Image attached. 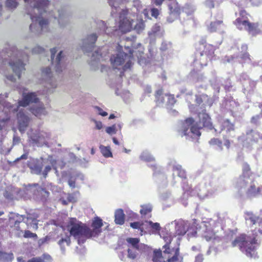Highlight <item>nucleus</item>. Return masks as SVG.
<instances>
[{
  "mask_svg": "<svg viewBox=\"0 0 262 262\" xmlns=\"http://www.w3.org/2000/svg\"><path fill=\"white\" fill-rule=\"evenodd\" d=\"M217 220V217H215L202 221L199 224V227H196V230L194 232H191V229H188L189 224L187 222L182 220L175 221L174 223L176 225V233L179 235H183L188 231V235L192 236L199 233L207 241L217 243L221 241V237L217 234V230L216 229L220 227V223Z\"/></svg>",
  "mask_w": 262,
  "mask_h": 262,
  "instance_id": "obj_2",
  "label": "nucleus"
},
{
  "mask_svg": "<svg viewBox=\"0 0 262 262\" xmlns=\"http://www.w3.org/2000/svg\"><path fill=\"white\" fill-rule=\"evenodd\" d=\"M221 130L222 131L226 130L227 132H228L233 130V124L231 123L228 119L223 122Z\"/></svg>",
  "mask_w": 262,
  "mask_h": 262,
  "instance_id": "obj_42",
  "label": "nucleus"
},
{
  "mask_svg": "<svg viewBox=\"0 0 262 262\" xmlns=\"http://www.w3.org/2000/svg\"><path fill=\"white\" fill-rule=\"evenodd\" d=\"M148 224L150 227L153 229L154 230L159 231L161 229V227L160 226V224L158 223H153L151 221H149Z\"/></svg>",
  "mask_w": 262,
  "mask_h": 262,
  "instance_id": "obj_51",
  "label": "nucleus"
},
{
  "mask_svg": "<svg viewBox=\"0 0 262 262\" xmlns=\"http://www.w3.org/2000/svg\"><path fill=\"white\" fill-rule=\"evenodd\" d=\"M156 101L158 105L162 106L164 103H166L165 94L163 93L161 90L157 91L156 95Z\"/></svg>",
  "mask_w": 262,
  "mask_h": 262,
  "instance_id": "obj_34",
  "label": "nucleus"
},
{
  "mask_svg": "<svg viewBox=\"0 0 262 262\" xmlns=\"http://www.w3.org/2000/svg\"><path fill=\"white\" fill-rule=\"evenodd\" d=\"M70 235H68V233L61 234V238L58 242V244L60 247L62 253H64L66 250L65 247L69 246L71 244Z\"/></svg>",
  "mask_w": 262,
  "mask_h": 262,
  "instance_id": "obj_30",
  "label": "nucleus"
},
{
  "mask_svg": "<svg viewBox=\"0 0 262 262\" xmlns=\"http://www.w3.org/2000/svg\"><path fill=\"white\" fill-rule=\"evenodd\" d=\"M209 144L211 145H216V149L221 150L222 149V142L217 139H212L209 141Z\"/></svg>",
  "mask_w": 262,
  "mask_h": 262,
  "instance_id": "obj_47",
  "label": "nucleus"
},
{
  "mask_svg": "<svg viewBox=\"0 0 262 262\" xmlns=\"http://www.w3.org/2000/svg\"><path fill=\"white\" fill-rule=\"evenodd\" d=\"M95 109L98 112L99 115L103 117L107 115V113L106 112L103 111L100 107L98 106H96Z\"/></svg>",
  "mask_w": 262,
  "mask_h": 262,
  "instance_id": "obj_54",
  "label": "nucleus"
},
{
  "mask_svg": "<svg viewBox=\"0 0 262 262\" xmlns=\"http://www.w3.org/2000/svg\"><path fill=\"white\" fill-rule=\"evenodd\" d=\"M13 258V255L11 253L0 252V262H10Z\"/></svg>",
  "mask_w": 262,
  "mask_h": 262,
  "instance_id": "obj_37",
  "label": "nucleus"
},
{
  "mask_svg": "<svg viewBox=\"0 0 262 262\" xmlns=\"http://www.w3.org/2000/svg\"><path fill=\"white\" fill-rule=\"evenodd\" d=\"M178 16H175V15H171L169 13V16L167 18V21L168 23H172L175 19L177 18Z\"/></svg>",
  "mask_w": 262,
  "mask_h": 262,
  "instance_id": "obj_56",
  "label": "nucleus"
},
{
  "mask_svg": "<svg viewBox=\"0 0 262 262\" xmlns=\"http://www.w3.org/2000/svg\"><path fill=\"white\" fill-rule=\"evenodd\" d=\"M205 5L207 7L210 8H212L214 7L213 0H206L205 2Z\"/></svg>",
  "mask_w": 262,
  "mask_h": 262,
  "instance_id": "obj_57",
  "label": "nucleus"
},
{
  "mask_svg": "<svg viewBox=\"0 0 262 262\" xmlns=\"http://www.w3.org/2000/svg\"><path fill=\"white\" fill-rule=\"evenodd\" d=\"M141 209L140 211L142 215H146L150 212L152 209V206L150 204H144L141 206Z\"/></svg>",
  "mask_w": 262,
  "mask_h": 262,
  "instance_id": "obj_41",
  "label": "nucleus"
},
{
  "mask_svg": "<svg viewBox=\"0 0 262 262\" xmlns=\"http://www.w3.org/2000/svg\"><path fill=\"white\" fill-rule=\"evenodd\" d=\"M106 133L110 136L115 135L117 133V127L116 125H113L111 126L106 127L105 128Z\"/></svg>",
  "mask_w": 262,
  "mask_h": 262,
  "instance_id": "obj_45",
  "label": "nucleus"
},
{
  "mask_svg": "<svg viewBox=\"0 0 262 262\" xmlns=\"http://www.w3.org/2000/svg\"><path fill=\"white\" fill-rule=\"evenodd\" d=\"M46 165L45 167L43 170H42L41 174H42L44 178H46L48 175V173L51 171L52 169V167H53L54 169H55L51 164L48 163L46 164Z\"/></svg>",
  "mask_w": 262,
  "mask_h": 262,
  "instance_id": "obj_44",
  "label": "nucleus"
},
{
  "mask_svg": "<svg viewBox=\"0 0 262 262\" xmlns=\"http://www.w3.org/2000/svg\"><path fill=\"white\" fill-rule=\"evenodd\" d=\"M102 226V220L98 217H95L92 224L93 229L91 230L89 228L91 237L98 236L101 232V227Z\"/></svg>",
  "mask_w": 262,
  "mask_h": 262,
  "instance_id": "obj_24",
  "label": "nucleus"
},
{
  "mask_svg": "<svg viewBox=\"0 0 262 262\" xmlns=\"http://www.w3.org/2000/svg\"><path fill=\"white\" fill-rule=\"evenodd\" d=\"M196 9L195 6L191 3H187L183 7L180 16L181 23L183 25L194 26L195 21L193 17V14Z\"/></svg>",
  "mask_w": 262,
  "mask_h": 262,
  "instance_id": "obj_12",
  "label": "nucleus"
},
{
  "mask_svg": "<svg viewBox=\"0 0 262 262\" xmlns=\"http://www.w3.org/2000/svg\"><path fill=\"white\" fill-rule=\"evenodd\" d=\"M68 184L71 188H75L76 187L75 179H73L72 177L69 179V180H68Z\"/></svg>",
  "mask_w": 262,
  "mask_h": 262,
  "instance_id": "obj_58",
  "label": "nucleus"
},
{
  "mask_svg": "<svg viewBox=\"0 0 262 262\" xmlns=\"http://www.w3.org/2000/svg\"><path fill=\"white\" fill-rule=\"evenodd\" d=\"M97 36L96 34L93 33L83 40L82 49L83 51L89 52L94 47L97 40Z\"/></svg>",
  "mask_w": 262,
  "mask_h": 262,
  "instance_id": "obj_26",
  "label": "nucleus"
},
{
  "mask_svg": "<svg viewBox=\"0 0 262 262\" xmlns=\"http://www.w3.org/2000/svg\"><path fill=\"white\" fill-rule=\"evenodd\" d=\"M241 58L245 60H250L249 58V55L247 53H244L241 55Z\"/></svg>",
  "mask_w": 262,
  "mask_h": 262,
  "instance_id": "obj_62",
  "label": "nucleus"
},
{
  "mask_svg": "<svg viewBox=\"0 0 262 262\" xmlns=\"http://www.w3.org/2000/svg\"><path fill=\"white\" fill-rule=\"evenodd\" d=\"M51 54V58L52 64L54 66L55 70L57 72L60 73L65 68V63L64 61V57L62 55V51H60L57 55L55 59H54L56 52L57 48H53L50 49Z\"/></svg>",
  "mask_w": 262,
  "mask_h": 262,
  "instance_id": "obj_17",
  "label": "nucleus"
},
{
  "mask_svg": "<svg viewBox=\"0 0 262 262\" xmlns=\"http://www.w3.org/2000/svg\"><path fill=\"white\" fill-rule=\"evenodd\" d=\"M170 195V194L169 193H166L165 194H163L162 195H161V199L163 200H166L167 198H168V197Z\"/></svg>",
  "mask_w": 262,
  "mask_h": 262,
  "instance_id": "obj_64",
  "label": "nucleus"
},
{
  "mask_svg": "<svg viewBox=\"0 0 262 262\" xmlns=\"http://www.w3.org/2000/svg\"><path fill=\"white\" fill-rule=\"evenodd\" d=\"M115 222L116 224L123 225L124 223V214L121 209H118L115 212Z\"/></svg>",
  "mask_w": 262,
  "mask_h": 262,
  "instance_id": "obj_33",
  "label": "nucleus"
},
{
  "mask_svg": "<svg viewBox=\"0 0 262 262\" xmlns=\"http://www.w3.org/2000/svg\"><path fill=\"white\" fill-rule=\"evenodd\" d=\"M5 76L6 77L7 79L11 81L14 82L16 81V78L13 75H7L5 74Z\"/></svg>",
  "mask_w": 262,
  "mask_h": 262,
  "instance_id": "obj_60",
  "label": "nucleus"
},
{
  "mask_svg": "<svg viewBox=\"0 0 262 262\" xmlns=\"http://www.w3.org/2000/svg\"><path fill=\"white\" fill-rule=\"evenodd\" d=\"M128 248L135 249L138 251H141V249L145 246L144 245L139 243L140 240L138 238L129 237L126 239Z\"/></svg>",
  "mask_w": 262,
  "mask_h": 262,
  "instance_id": "obj_29",
  "label": "nucleus"
},
{
  "mask_svg": "<svg viewBox=\"0 0 262 262\" xmlns=\"http://www.w3.org/2000/svg\"><path fill=\"white\" fill-rule=\"evenodd\" d=\"M124 49L128 52L129 55L123 51L122 45H118L117 50L118 53L113 55L110 59L111 64L114 69H119V66H122L125 63L123 68V70L129 69L134 61V57L136 56L139 63L143 65L146 63V59L142 56L143 54V48L140 43H138L137 47L133 45L131 40L127 39L126 43L124 45Z\"/></svg>",
  "mask_w": 262,
  "mask_h": 262,
  "instance_id": "obj_3",
  "label": "nucleus"
},
{
  "mask_svg": "<svg viewBox=\"0 0 262 262\" xmlns=\"http://www.w3.org/2000/svg\"><path fill=\"white\" fill-rule=\"evenodd\" d=\"M247 168H244L243 174L240 176L236 181L235 187L241 192L245 191L248 197L251 198L257 196L259 194H262L259 187L256 186L255 183L253 181V178L249 176Z\"/></svg>",
  "mask_w": 262,
  "mask_h": 262,
  "instance_id": "obj_7",
  "label": "nucleus"
},
{
  "mask_svg": "<svg viewBox=\"0 0 262 262\" xmlns=\"http://www.w3.org/2000/svg\"><path fill=\"white\" fill-rule=\"evenodd\" d=\"M51 258L49 255L43 254L41 257H33L29 260L28 262H47L46 261H50Z\"/></svg>",
  "mask_w": 262,
  "mask_h": 262,
  "instance_id": "obj_39",
  "label": "nucleus"
},
{
  "mask_svg": "<svg viewBox=\"0 0 262 262\" xmlns=\"http://www.w3.org/2000/svg\"><path fill=\"white\" fill-rule=\"evenodd\" d=\"M101 57V54L100 53L99 51H97L93 53L92 60L93 61H99Z\"/></svg>",
  "mask_w": 262,
  "mask_h": 262,
  "instance_id": "obj_49",
  "label": "nucleus"
},
{
  "mask_svg": "<svg viewBox=\"0 0 262 262\" xmlns=\"http://www.w3.org/2000/svg\"><path fill=\"white\" fill-rule=\"evenodd\" d=\"M198 194L201 199H204L209 194H212L213 190L209 180L200 184L196 188Z\"/></svg>",
  "mask_w": 262,
  "mask_h": 262,
  "instance_id": "obj_20",
  "label": "nucleus"
},
{
  "mask_svg": "<svg viewBox=\"0 0 262 262\" xmlns=\"http://www.w3.org/2000/svg\"><path fill=\"white\" fill-rule=\"evenodd\" d=\"M140 252V251H138L135 249L128 248L127 257L131 259H135L138 257Z\"/></svg>",
  "mask_w": 262,
  "mask_h": 262,
  "instance_id": "obj_40",
  "label": "nucleus"
},
{
  "mask_svg": "<svg viewBox=\"0 0 262 262\" xmlns=\"http://www.w3.org/2000/svg\"><path fill=\"white\" fill-rule=\"evenodd\" d=\"M25 10L32 20L30 30L35 34L49 31L48 15L58 19L61 27H64L69 23V16L64 8L60 6L57 2L52 4L49 0H24ZM16 0H7L6 6L11 9L16 8Z\"/></svg>",
  "mask_w": 262,
  "mask_h": 262,
  "instance_id": "obj_1",
  "label": "nucleus"
},
{
  "mask_svg": "<svg viewBox=\"0 0 262 262\" xmlns=\"http://www.w3.org/2000/svg\"><path fill=\"white\" fill-rule=\"evenodd\" d=\"M129 12L133 14V15H135L137 18H139V15L142 14L144 16L145 18L148 17V11L139 0L134 1V7Z\"/></svg>",
  "mask_w": 262,
  "mask_h": 262,
  "instance_id": "obj_21",
  "label": "nucleus"
},
{
  "mask_svg": "<svg viewBox=\"0 0 262 262\" xmlns=\"http://www.w3.org/2000/svg\"><path fill=\"white\" fill-rule=\"evenodd\" d=\"M28 136L30 144L38 147L47 145L51 137L49 133L43 130H31Z\"/></svg>",
  "mask_w": 262,
  "mask_h": 262,
  "instance_id": "obj_11",
  "label": "nucleus"
},
{
  "mask_svg": "<svg viewBox=\"0 0 262 262\" xmlns=\"http://www.w3.org/2000/svg\"><path fill=\"white\" fill-rule=\"evenodd\" d=\"M110 21H111V20H109V23H108V25L107 26L104 21L102 20L98 21V28L101 31H104L107 34H110L111 33V30L116 31L117 30L118 25L112 26L110 25Z\"/></svg>",
  "mask_w": 262,
  "mask_h": 262,
  "instance_id": "obj_31",
  "label": "nucleus"
},
{
  "mask_svg": "<svg viewBox=\"0 0 262 262\" xmlns=\"http://www.w3.org/2000/svg\"><path fill=\"white\" fill-rule=\"evenodd\" d=\"M43 51L44 49L41 47L36 46L32 49V52L33 54H40L43 52Z\"/></svg>",
  "mask_w": 262,
  "mask_h": 262,
  "instance_id": "obj_52",
  "label": "nucleus"
},
{
  "mask_svg": "<svg viewBox=\"0 0 262 262\" xmlns=\"http://www.w3.org/2000/svg\"><path fill=\"white\" fill-rule=\"evenodd\" d=\"M118 5L116 9L112 8L111 14L113 17H118L115 20L118 28L122 32H127L132 30H135L137 33L142 32L145 29V26L142 19L137 18L127 10L120 9Z\"/></svg>",
  "mask_w": 262,
  "mask_h": 262,
  "instance_id": "obj_4",
  "label": "nucleus"
},
{
  "mask_svg": "<svg viewBox=\"0 0 262 262\" xmlns=\"http://www.w3.org/2000/svg\"><path fill=\"white\" fill-rule=\"evenodd\" d=\"M130 227L134 229H138L140 227V223L139 222L131 223Z\"/></svg>",
  "mask_w": 262,
  "mask_h": 262,
  "instance_id": "obj_61",
  "label": "nucleus"
},
{
  "mask_svg": "<svg viewBox=\"0 0 262 262\" xmlns=\"http://www.w3.org/2000/svg\"><path fill=\"white\" fill-rule=\"evenodd\" d=\"M151 14L152 16L157 18L159 15V11L156 8H152L151 9Z\"/></svg>",
  "mask_w": 262,
  "mask_h": 262,
  "instance_id": "obj_55",
  "label": "nucleus"
},
{
  "mask_svg": "<svg viewBox=\"0 0 262 262\" xmlns=\"http://www.w3.org/2000/svg\"><path fill=\"white\" fill-rule=\"evenodd\" d=\"M168 4L169 13L171 15L179 16L181 14V9L176 0H169Z\"/></svg>",
  "mask_w": 262,
  "mask_h": 262,
  "instance_id": "obj_28",
  "label": "nucleus"
},
{
  "mask_svg": "<svg viewBox=\"0 0 262 262\" xmlns=\"http://www.w3.org/2000/svg\"><path fill=\"white\" fill-rule=\"evenodd\" d=\"M215 50L214 47L211 45H206L205 46V49L202 53H200V63L202 66H206L207 62H204V59L207 60V58L211 60L213 55L214 54V52Z\"/></svg>",
  "mask_w": 262,
  "mask_h": 262,
  "instance_id": "obj_23",
  "label": "nucleus"
},
{
  "mask_svg": "<svg viewBox=\"0 0 262 262\" xmlns=\"http://www.w3.org/2000/svg\"><path fill=\"white\" fill-rule=\"evenodd\" d=\"M99 148L101 154L104 157L110 158L113 157V154L110 146H105L101 145L99 146Z\"/></svg>",
  "mask_w": 262,
  "mask_h": 262,
  "instance_id": "obj_36",
  "label": "nucleus"
},
{
  "mask_svg": "<svg viewBox=\"0 0 262 262\" xmlns=\"http://www.w3.org/2000/svg\"><path fill=\"white\" fill-rule=\"evenodd\" d=\"M19 91L22 93V99L19 100L18 104H13L12 105L18 106V108L19 106L26 107L31 103H37L39 99L35 92H28L26 93V91L27 89L24 87H19L18 88ZM18 109L16 111H17Z\"/></svg>",
  "mask_w": 262,
  "mask_h": 262,
  "instance_id": "obj_13",
  "label": "nucleus"
},
{
  "mask_svg": "<svg viewBox=\"0 0 262 262\" xmlns=\"http://www.w3.org/2000/svg\"><path fill=\"white\" fill-rule=\"evenodd\" d=\"M166 97V105H172L175 103L176 101L173 95L165 94Z\"/></svg>",
  "mask_w": 262,
  "mask_h": 262,
  "instance_id": "obj_43",
  "label": "nucleus"
},
{
  "mask_svg": "<svg viewBox=\"0 0 262 262\" xmlns=\"http://www.w3.org/2000/svg\"><path fill=\"white\" fill-rule=\"evenodd\" d=\"M166 244L163 246L164 249L161 251H155L153 256L154 262H182L183 258L180 256L179 248L172 247L170 246L171 241L170 237H164Z\"/></svg>",
  "mask_w": 262,
  "mask_h": 262,
  "instance_id": "obj_6",
  "label": "nucleus"
},
{
  "mask_svg": "<svg viewBox=\"0 0 262 262\" xmlns=\"http://www.w3.org/2000/svg\"><path fill=\"white\" fill-rule=\"evenodd\" d=\"M148 35L150 38L161 36L162 33L161 32L160 26L157 24L154 25L151 31L148 32Z\"/></svg>",
  "mask_w": 262,
  "mask_h": 262,
  "instance_id": "obj_35",
  "label": "nucleus"
},
{
  "mask_svg": "<svg viewBox=\"0 0 262 262\" xmlns=\"http://www.w3.org/2000/svg\"><path fill=\"white\" fill-rule=\"evenodd\" d=\"M171 166L173 170V177L174 179V175L177 174L178 177L181 179H185L186 174L185 170H184L182 166L177 164L175 161H172L169 163Z\"/></svg>",
  "mask_w": 262,
  "mask_h": 262,
  "instance_id": "obj_27",
  "label": "nucleus"
},
{
  "mask_svg": "<svg viewBox=\"0 0 262 262\" xmlns=\"http://www.w3.org/2000/svg\"><path fill=\"white\" fill-rule=\"evenodd\" d=\"M203 255L202 254H198L195 256L194 262H203Z\"/></svg>",
  "mask_w": 262,
  "mask_h": 262,
  "instance_id": "obj_59",
  "label": "nucleus"
},
{
  "mask_svg": "<svg viewBox=\"0 0 262 262\" xmlns=\"http://www.w3.org/2000/svg\"><path fill=\"white\" fill-rule=\"evenodd\" d=\"M231 245L233 247H238L248 257L255 258L257 256L256 249L258 244L255 237L242 234L232 242Z\"/></svg>",
  "mask_w": 262,
  "mask_h": 262,
  "instance_id": "obj_8",
  "label": "nucleus"
},
{
  "mask_svg": "<svg viewBox=\"0 0 262 262\" xmlns=\"http://www.w3.org/2000/svg\"><path fill=\"white\" fill-rule=\"evenodd\" d=\"M235 24L239 29L246 30L253 36L260 33V30L258 28V25L257 24H251L244 18H237Z\"/></svg>",
  "mask_w": 262,
  "mask_h": 262,
  "instance_id": "obj_16",
  "label": "nucleus"
},
{
  "mask_svg": "<svg viewBox=\"0 0 262 262\" xmlns=\"http://www.w3.org/2000/svg\"><path fill=\"white\" fill-rule=\"evenodd\" d=\"M17 115L18 127L20 132L24 133L26 130L29 122L30 118L25 113L24 109H19Z\"/></svg>",
  "mask_w": 262,
  "mask_h": 262,
  "instance_id": "obj_19",
  "label": "nucleus"
},
{
  "mask_svg": "<svg viewBox=\"0 0 262 262\" xmlns=\"http://www.w3.org/2000/svg\"><path fill=\"white\" fill-rule=\"evenodd\" d=\"M126 1V0H108L110 6L112 8L114 7L115 9H116L117 8V6H116V4L117 6L118 5H121L122 3L125 2Z\"/></svg>",
  "mask_w": 262,
  "mask_h": 262,
  "instance_id": "obj_46",
  "label": "nucleus"
},
{
  "mask_svg": "<svg viewBox=\"0 0 262 262\" xmlns=\"http://www.w3.org/2000/svg\"><path fill=\"white\" fill-rule=\"evenodd\" d=\"M198 112V117L200 121L199 123H193V120L191 118H187L185 120L183 125V128L181 131V136H186V139H198L201 135L200 129L203 127H207L211 129L212 127V123L210 121V118L206 114L204 110L201 112Z\"/></svg>",
  "mask_w": 262,
  "mask_h": 262,
  "instance_id": "obj_5",
  "label": "nucleus"
},
{
  "mask_svg": "<svg viewBox=\"0 0 262 262\" xmlns=\"http://www.w3.org/2000/svg\"><path fill=\"white\" fill-rule=\"evenodd\" d=\"M24 237L27 238H30V237H37V235L35 233H33L31 232L30 231H25V234H24Z\"/></svg>",
  "mask_w": 262,
  "mask_h": 262,
  "instance_id": "obj_53",
  "label": "nucleus"
},
{
  "mask_svg": "<svg viewBox=\"0 0 262 262\" xmlns=\"http://www.w3.org/2000/svg\"><path fill=\"white\" fill-rule=\"evenodd\" d=\"M28 157V154H24L23 155H21L20 157L17 158L15 161H18L21 159H27Z\"/></svg>",
  "mask_w": 262,
  "mask_h": 262,
  "instance_id": "obj_63",
  "label": "nucleus"
},
{
  "mask_svg": "<svg viewBox=\"0 0 262 262\" xmlns=\"http://www.w3.org/2000/svg\"><path fill=\"white\" fill-rule=\"evenodd\" d=\"M42 76L49 85L46 86L48 89H54L56 87V84L52 78V74L50 68L47 67L42 70ZM49 92H51V90H49Z\"/></svg>",
  "mask_w": 262,
  "mask_h": 262,
  "instance_id": "obj_22",
  "label": "nucleus"
},
{
  "mask_svg": "<svg viewBox=\"0 0 262 262\" xmlns=\"http://www.w3.org/2000/svg\"><path fill=\"white\" fill-rule=\"evenodd\" d=\"M30 111L34 115L37 117L45 116L47 113L44 104L39 101L37 103H35L34 105L31 107Z\"/></svg>",
  "mask_w": 262,
  "mask_h": 262,
  "instance_id": "obj_25",
  "label": "nucleus"
},
{
  "mask_svg": "<svg viewBox=\"0 0 262 262\" xmlns=\"http://www.w3.org/2000/svg\"><path fill=\"white\" fill-rule=\"evenodd\" d=\"M223 28L224 25L223 24V21L220 20L211 22L209 26L207 27L208 31L210 32L216 31H221Z\"/></svg>",
  "mask_w": 262,
  "mask_h": 262,
  "instance_id": "obj_32",
  "label": "nucleus"
},
{
  "mask_svg": "<svg viewBox=\"0 0 262 262\" xmlns=\"http://www.w3.org/2000/svg\"><path fill=\"white\" fill-rule=\"evenodd\" d=\"M207 98V96L202 95L201 96H195V101L198 105H200Z\"/></svg>",
  "mask_w": 262,
  "mask_h": 262,
  "instance_id": "obj_48",
  "label": "nucleus"
},
{
  "mask_svg": "<svg viewBox=\"0 0 262 262\" xmlns=\"http://www.w3.org/2000/svg\"><path fill=\"white\" fill-rule=\"evenodd\" d=\"M48 163L51 164L56 170V160L52 156H49L47 158L41 157L39 159H32L29 162L28 166L32 173L41 174L43 165Z\"/></svg>",
  "mask_w": 262,
  "mask_h": 262,
  "instance_id": "obj_10",
  "label": "nucleus"
},
{
  "mask_svg": "<svg viewBox=\"0 0 262 262\" xmlns=\"http://www.w3.org/2000/svg\"><path fill=\"white\" fill-rule=\"evenodd\" d=\"M91 121L94 122L95 125V128L98 130H100L103 127V124L100 121H98L95 119H92Z\"/></svg>",
  "mask_w": 262,
  "mask_h": 262,
  "instance_id": "obj_50",
  "label": "nucleus"
},
{
  "mask_svg": "<svg viewBox=\"0 0 262 262\" xmlns=\"http://www.w3.org/2000/svg\"><path fill=\"white\" fill-rule=\"evenodd\" d=\"M18 107V106L11 105L10 103L7 102H5L1 106L0 111L6 115V117H2V115L0 114V133H2L5 129L6 122L10 118L9 114L11 113L16 112Z\"/></svg>",
  "mask_w": 262,
  "mask_h": 262,
  "instance_id": "obj_15",
  "label": "nucleus"
},
{
  "mask_svg": "<svg viewBox=\"0 0 262 262\" xmlns=\"http://www.w3.org/2000/svg\"><path fill=\"white\" fill-rule=\"evenodd\" d=\"M141 160L146 162H154L155 161L154 157L151 156L148 151H144L142 152L140 156Z\"/></svg>",
  "mask_w": 262,
  "mask_h": 262,
  "instance_id": "obj_38",
  "label": "nucleus"
},
{
  "mask_svg": "<svg viewBox=\"0 0 262 262\" xmlns=\"http://www.w3.org/2000/svg\"><path fill=\"white\" fill-rule=\"evenodd\" d=\"M244 217L246 224L251 226L252 230L262 234V217L257 216L251 211H245Z\"/></svg>",
  "mask_w": 262,
  "mask_h": 262,
  "instance_id": "obj_14",
  "label": "nucleus"
},
{
  "mask_svg": "<svg viewBox=\"0 0 262 262\" xmlns=\"http://www.w3.org/2000/svg\"><path fill=\"white\" fill-rule=\"evenodd\" d=\"M70 235L77 239L78 244H83V238L91 237L89 227L75 218H71L67 226Z\"/></svg>",
  "mask_w": 262,
  "mask_h": 262,
  "instance_id": "obj_9",
  "label": "nucleus"
},
{
  "mask_svg": "<svg viewBox=\"0 0 262 262\" xmlns=\"http://www.w3.org/2000/svg\"><path fill=\"white\" fill-rule=\"evenodd\" d=\"M244 145L248 146L249 145L254 146L255 148H258L259 146H262V135L257 132L252 130L247 134Z\"/></svg>",
  "mask_w": 262,
  "mask_h": 262,
  "instance_id": "obj_18",
  "label": "nucleus"
}]
</instances>
